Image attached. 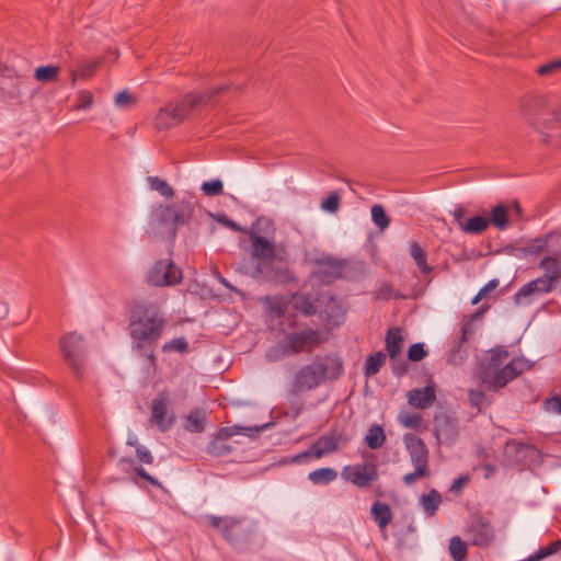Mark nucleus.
<instances>
[{
	"instance_id": "nucleus-1",
	"label": "nucleus",
	"mask_w": 561,
	"mask_h": 561,
	"mask_svg": "<svg viewBox=\"0 0 561 561\" xmlns=\"http://www.w3.org/2000/svg\"><path fill=\"white\" fill-rule=\"evenodd\" d=\"M127 321L131 350L146 358L148 366L156 370V346L168 323L164 312L156 302L133 300L127 305Z\"/></svg>"
},
{
	"instance_id": "nucleus-2",
	"label": "nucleus",
	"mask_w": 561,
	"mask_h": 561,
	"mask_svg": "<svg viewBox=\"0 0 561 561\" xmlns=\"http://www.w3.org/2000/svg\"><path fill=\"white\" fill-rule=\"evenodd\" d=\"M344 371L343 360L337 356H317L313 362L300 367L291 383V392L299 393L316 389L327 381L337 380Z\"/></svg>"
},
{
	"instance_id": "nucleus-3",
	"label": "nucleus",
	"mask_w": 561,
	"mask_h": 561,
	"mask_svg": "<svg viewBox=\"0 0 561 561\" xmlns=\"http://www.w3.org/2000/svg\"><path fill=\"white\" fill-rule=\"evenodd\" d=\"M320 343V331L307 328L299 332L286 333L277 345L270 348L266 356L268 360L276 362L302 352L310 353Z\"/></svg>"
},
{
	"instance_id": "nucleus-4",
	"label": "nucleus",
	"mask_w": 561,
	"mask_h": 561,
	"mask_svg": "<svg viewBox=\"0 0 561 561\" xmlns=\"http://www.w3.org/2000/svg\"><path fill=\"white\" fill-rule=\"evenodd\" d=\"M206 522L234 549L245 547L253 536L251 524L244 517L208 515Z\"/></svg>"
},
{
	"instance_id": "nucleus-5",
	"label": "nucleus",
	"mask_w": 561,
	"mask_h": 561,
	"mask_svg": "<svg viewBox=\"0 0 561 561\" xmlns=\"http://www.w3.org/2000/svg\"><path fill=\"white\" fill-rule=\"evenodd\" d=\"M551 105L549 98L541 93H527L519 100L520 115L531 124L539 133L543 134L542 142L550 144L549 135L545 133L548 126V117Z\"/></svg>"
},
{
	"instance_id": "nucleus-6",
	"label": "nucleus",
	"mask_w": 561,
	"mask_h": 561,
	"mask_svg": "<svg viewBox=\"0 0 561 561\" xmlns=\"http://www.w3.org/2000/svg\"><path fill=\"white\" fill-rule=\"evenodd\" d=\"M262 222L268 227L273 226L271 220L264 218H257L253 224V227L256 229H251L248 232L252 243L251 255L254 259L263 261V263H259L255 266V274L262 276L267 282H272L275 280L276 277L272 271H265V268L268 265H272V263L276 260V251L274 244L270 240L257 233V230H261L260 226Z\"/></svg>"
},
{
	"instance_id": "nucleus-7",
	"label": "nucleus",
	"mask_w": 561,
	"mask_h": 561,
	"mask_svg": "<svg viewBox=\"0 0 561 561\" xmlns=\"http://www.w3.org/2000/svg\"><path fill=\"white\" fill-rule=\"evenodd\" d=\"M194 204L191 201L182 199L170 205H160L152 213L153 221L159 226L169 227L174 238L178 228L188 224L194 215Z\"/></svg>"
},
{
	"instance_id": "nucleus-8",
	"label": "nucleus",
	"mask_w": 561,
	"mask_h": 561,
	"mask_svg": "<svg viewBox=\"0 0 561 561\" xmlns=\"http://www.w3.org/2000/svg\"><path fill=\"white\" fill-rule=\"evenodd\" d=\"M59 350L67 366L78 378H82L85 371L87 346L82 335L76 332L64 334L59 340Z\"/></svg>"
},
{
	"instance_id": "nucleus-9",
	"label": "nucleus",
	"mask_w": 561,
	"mask_h": 561,
	"mask_svg": "<svg viewBox=\"0 0 561 561\" xmlns=\"http://www.w3.org/2000/svg\"><path fill=\"white\" fill-rule=\"evenodd\" d=\"M231 89L230 84H222L202 93H187L178 103H168L171 107L173 119L178 124L187 118L198 106L213 102L218 95Z\"/></svg>"
},
{
	"instance_id": "nucleus-10",
	"label": "nucleus",
	"mask_w": 561,
	"mask_h": 561,
	"mask_svg": "<svg viewBox=\"0 0 561 561\" xmlns=\"http://www.w3.org/2000/svg\"><path fill=\"white\" fill-rule=\"evenodd\" d=\"M557 276H540L523 285L514 295V301L519 306H528L542 294L551 293L556 288Z\"/></svg>"
},
{
	"instance_id": "nucleus-11",
	"label": "nucleus",
	"mask_w": 561,
	"mask_h": 561,
	"mask_svg": "<svg viewBox=\"0 0 561 561\" xmlns=\"http://www.w3.org/2000/svg\"><path fill=\"white\" fill-rule=\"evenodd\" d=\"M467 537L471 546L488 548L495 540V529L486 517L476 514L470 517Z\"/></svg>"
},
{
	"instance_id": "nucleus-12",
	"label": "nucleus",
	"mask_w": 561,
	"mask_h": 561,
	"mask_svg": "<svg viewBox=\"0 0 561 561\" xmlns=\"http://www.w3.org/2000/svg\"><path fill=\"white\" fill-rule=\"evenodd\" d=\"M342 477L354 485L367 489L378 479V468L374 462H363L356 466H346L342 470Z\"/></svg>"
},
{
	"instance_id": "nucleus-13",
	"label": "nucleus",
	"mask_w": 561,
	"mask_h": 561,
	"mask_svg": "<svg viewBox=\"0 0 561 561\" xmlns=\"http://www.w3.org/2000/svg\"><path fill=\"white\" fill-rule=\"evenodd\" d=\"M434 435L438 443L453 444L458 435V419L447 412L436 413L434 416Z\"/></svg>"
},
{
	"instance_id": "nucleus-14",
	"label": "nucleus",
	"mask_w": 561,
	"mask_h": 561,
	"mask_svg": "<svg viewBox=\"0 0 561 561\" xmlns=\"http://www.w3.org/2000/svg\"><path fill=\"white\" fill-rule=\"evenodd\" d=\"M314 265L311 276L323 285H330L342 277L344 264L340 260L331 256L317 259Z\"/></svg>"
},
{
	"instance_id": "nucleus-15",
	"label": "nucleus",
	"mask_w": 561,
	"mask_h": 561,
	"mask_svg": "<svg viewBox=\"0 0 561 561\" xmlns=\"http://www.w3.org/2000/svg\"><path fill=\"white\" fill-rule=\"evenodd\" d=\"M467 209L463 206H457L453 211L454 221L467 234H482L490 227L489 217L476 215L466 218Z\"/></svg>"
},
{
	"instance_id": "nucleus-16",
	"label": "nucleus",
	"mask_w": 561,
	"mask_h": 561,
	"mask_svg": "<svg viewBox=\"0 0 561 561\" xmlns=\"http://www.w3.org/2000/svg\"><path fill=\"white\" fill-rule=\"evenodd\" d=\"M477 379L486 390L496 392L508 383L507 374L504 367L499 370L491 367L488 363L481 362L477 371Z\"/></svg>"
},
{
	"instance_id": "nucleus-17",
	"label": "nucleus",
	"mask_w": 561,
	"mask_h": 561,
	"mask_svg": "<svg viewBox=\"0 0 561 561\" xmlns=\"http://www.w3.org/2000/svg\"><path fill=\"white\" fill-rule=\"evenodd\" d=\"M348 438L342 432L332 431L329 434L321 435L311 446L312 457L319 459L325 454L337 451L340 444L345 446Z\"/></svg>"
},
{
	"instance_id": "nucleus-18",
	"label": "nucleus",
	"mask_w": 561,
	"mask_h": 561,
	"mask_svg": "<svg viewBox=\"0 0 561 561\" xmlns=\"http://www.w3.org/2000/svg\"><path fill=\"white\" fill-rule=\"evenodd\" d=\"M169 400V393L164 390L161 391L158 397L152 400L151 403V420L162 432L168 431L175 421L174 415L167 417Z\"/></svg>"
},
{
	"instance_id": "nucleus-19",
	"label": "nucleus",
	"mask_w": 561,
	"mask_h": 561,
	"mask_svg": "<svg viewBox=\"0 0 561 561\" xmlns=\"http://www.w3.org/2000/svg\"><path fill=\"white\" fill-rule=\"evenodd\" d=\"M403 442L413 466H422L424 468H430L428 448L425 442L421 437L412 433H405L403 435Z\"/></svg>"
},
{
	"instance_id": "nucleus-20",
	"label": "nucleus",
	"mask_w": 561,
	"mask_h": 561,
	"mask_svg": "<svg viewBox=\"0 0 561 561\" xmlns=\"http://www.w3.org/2000/svg\"><path fill=\"white\" fill-rule=\"evenodd\" d=\"M408 403L416 409H427L436 401V392L433 383L423 388H415L408 392Z\"/></svg>"
},
{
	"instance_id": "nucleus-21",
	"label": "nucleus",
	"mask_w": 561,
	"mask_h": 561,
	"mask_svg": "<svg viewBox=\"0 0 561 561\" xmlns=\"http://www.w3.org/2000/svg\"><path fill=\"white\" fill-rule=\"evenodd\" d=\"M537 448L530 444L518 442L514 438L508 439L504 446V456L511 463H523L529 451H536Z\"/></svg>"
},
{
	"instance_id": "nucleus-22",
	"label": "nucleus",
	"mask_w": 561,
	"mask_h": 561,
	"mask_svg": "<svg viewBox=\"0 0 561 561\" xmlns=\"http://www.w3.org/2000/svg\"><path fill=\"white\" fill-rule=\"evenodd\" d=\"M473 334V325L472 322L463 318V322L460 330V337L457 344L453 347L449 362L457 365L461 364L467 356L466 350H462L463 343H466L469 337Z\"/></svg>"
},
{
	"instance_id": "nucleus-23",
	"label": "nucleus",
	"mask_w": 561,
	"mask_h": 561,
	"mask_svg": "<svg viewBox=\"0 0 561 561\" xmlns=\"http://www.w3.org/2000/svg\"><path fill=\"white\" fill-rule=\"evenodd\" d=\"M370 515L380 530H385L393 518V513L389 504L375 501L370 507Z\"/></svg>"
},
{
	"instance_id": "nucleus-24",
	"label": "nucleus",
	"mask_w": 561,
	"mask_h": 561,
	"mask_svg": "<svg viewBox=\"0 0 561 561\" xmlns=\"http://www.w3.org/2000/svg\"><path fill=\"white\" fill-rule=\"evenodd\" d=\"M534 365L533 362L523 356L512 358L504 365V371L507 374L508 382L517 378L524 371L530 370Z\"/></svg>"
},
{
	"instance_id": "nucleus-25",
	"label": "nucleus",
	"mask_w": 561,
	"mask_h": 561,
	"mask_svg": "<svg viewBox=\"0 0 561 561\" xmlns=\"http://www.w3.org/2000/svg\"><path fill=\"white\" fill-rule=\"evenodd\" d=\"M403 336L399 328H391L386 335V350L391 359H394L401 352Z\"/></svg>"
},
{
	"instance_id": "nucleus-26",
	"label": "nucleus",
	"mask_w": 561,
	"mask_h": 561,
	"mask_svg": "<svg viewBox=\"0 0 561 561\" xmlns=\"http://www.w3.org/2000/svg\"><path fill=\"white\" fill-rule=\"evenodd\" d=\"M293 308L305 317H311L317 313V306L311 300L310 295L293 294Z\"/></svg>"
},
{
	"instance_id": "nucleus-27",
	"label": "nucleus",
	"mask_w": 561,
	"mask_h": 561,
	"mask_svg": "<svg viewBox=\"0 0 561 561\" xmlns=\"http://www.w3.org/2000/svg\"><path fill=\"white\" fill-rule=\"evenodd\" d=\"M490 225H493L499 230H504L508 226V208L506 205L500 203L492 207L489 217Z\"/></svg>"
},
{
	"instance_id": "nucleus-28",
	"label": "nucleus",
	"mask_w": 561,
	"mask_h": 561,
	"mask_svg": "<svg viewBox=\"0 0 561 561\" xmlns=\"http://www.w3.org/2000/svg\"><path fill=\"white\" fill-rule=\"evenodd\" d=\"M410 255L423 274H430L433 267L427 263V254L419 242L413 241L410 244Z\"/></svg>"
},
{
	"instance_id": "nucleus-29",
	"label": "nucleus",
	"mask_w": 561,
	"mask_h": 561,
	"mask_svg": "<svg viewBox=\"0 0 561 561\" xmlns=\"http://www.w3.org/2000/svg\"><path fill=\"white\" fill-rule=\"evenodd\" d=\"M60 73V66L47 65L39 66L34 71V78L41 83H50L58 80Z\"/></svg>"
},
{
	"instance_id": "nucleus-30",
	"label": "nucleus",
	"mask_w": 561,
	"mask_h": 561,
	"mask_svg": "<svg viewBox=\"0 0 561 561\" xmlns=\"http://www.w3.org/2000/svg\"><path fill=\"white\" fill-rule=\"evenodd\" d=\"M385 362L386 354L381 351L368 355L364 366L365 377L369 378L377 375L383 366Z\"/></svg>"
},
{
	"instance_id": "nucleus-31",
	"label": "nucleus",
	"mask_w": 561,
	"mask_h": 561,
	"mask_svg": "<svg viewBox=\"0 0 561 561\" xmlns=\"http://www.w3.org/2000/svg\"><path fill=\"white\" fill-rule=\"evenodd\" d=\"M206 415L203 411L195 409L185 417L184 427L192 433H201L205 430Z\"/></svg>"
},
{
	"instance_id": "nucleus-32",
	"label": "nucleus",
	"mask_w": 561,
	"mask_h": 561,
	"mask_svg": "<svg viewBox=\"0 0 561 561\" xmlns=\"http://www.w3.org/2000/svg\"><path fill=\"white\" fill-rule=\"evenodd\" d=\"M164 270L160 279L162 286H172L181 283L182 271L175 266L172 260H164Z\"/></svg>"
},
{
	"instance_id": "nucleus-33",
	"label": "nucleus",
	"mask_w": 561,
	"mask_h": 561,
	"mask_svg": "<svg viewBox=\"0 0 561 561\" xmlns=\"http://www.w3.org/2000/svg\"><path fill=\"white\" fill-rule=\"evenodd\" d=\"M101 59H95L93 61L81 65L77 70H71V84H76L77 78L89 79L93 77L96 69L101 66Z\"/></svg>"
},
{
	"instance_id": "nucleus-34",
	"label": "nucleus",
	"mask_w": 561,
	"mask_h": 561,
	"mask_svg": "<svg viewBox=\"0 0 561 561\" xmlns=\"http://www.w3.org/2000/svg\"><path fill=\"white\" fill-rule=\"evenodd\" d=\"M337 478V472L329 467L319 468L308 474L313 484H329Z\"/></svg>"
},
{
	"instance_id": "nucleus-35",
	"label": "nucleus",
	"mask_w": 561,
	"mask_h": 561,
	"mask_svg": "<svg viewBox=\"0 0 561 561\" xmlns=\"http://www.w3.org/2000/svg\"><path fill=\"white\" fill-rule=\"evenodd\" d=\"M421 503L426 514L428 516H434L439 504L442 503V495L439 492L433 489L428 493L423 494L421 497Z\"/></svg>"
},
{
	"instance_id": "nucleus-36",
	"label": "nucleus",
	"mask_w": 561,
	"mask_h": 561,
	"mask_svg": "<svg viewBox=\"0 0 561 561\" xmlns=\"http://www.w3.org/2000/svg\"><path fill=\"white\" fill-rule=\"evenodd\" d=\"M342 308L336 301V299L333 296H330L328 302L324 306V309L322 310V313H324V320L328 323H332L337 325L339 324V318H342Z\"/></svg>"
},
{
	"instance_id": "nucleus-37",
	"label": "nucleus",
	"mask_w": 561,
	"mask_h": 561,
	"mask_svg": "<svg viewBox=\"0 0 561 561\" xmlns=\"http://www.w3.org/2000/svg\"><path fill=\"white\" fill-rule=\"evenodd\" d=\"M386 442V434L380 425H373L367 435L365 436V443L370 449L380 448Z\"/></svg>"
},
{
	"instance_id": "nucleus-38",
	"label": "nucleus",
	"mask_w": 561,
	"mask_h": 561,
	"mask_svg": "<svg viewBox=\"0 0 561 561\" xmlns=\"http://www.w3.org/2000/svg\"><path fill=\"white\" fill-rule=\"evenodd\" d=\"M175 125H178V123L173 119L171 107L167 104L164 107L160 108L156 115L154 126L157 129L162 130L169 129Z\"/></svg>"
},
{
	"instance_id": "nucleus-39",
	"label": "nucleus",
	"mask_w": 561,
	"mask_h": 561,
	"mask_svg": "<svg viewBox=\"0 0 561 561\" xmlns=\"http://www.w3.org/2000/svg\"><path fill=\"white\" fill-rule=\"evenodd\" d=\"M449 552L454 561H465L468 556V543L455 536L449 541Z\"/></svg>"
},
{
	"instance_id": "nucleus-40",
	"label": "nucleus",
	"mask_w": 561,
	"mask_h": 561,
	"mask_svg": "<svg viewBox=\"0 0 561 561\" xmlns=\"http://www.w3.org/2000/svg\"><path fill=\"white\" fill-rule=\"evenodd\" d=\"M539 267L545 270V274L542 276H557V283L561 279V263L556 256H545L540 263Z\"/></svg>"
},
{
	"instance_id": "nucleus-41",
	"label": "nucleus",
	"mask_w": 561,
	"mask_h": 561,
	"mask_svg": "<svg viewBox=\"0 0 561 561\" xmlns=\"http://www.w3.org/2000/svg\"><path fill=\"white\" fill-rule=\"evenodd\" d=\"M561 549V539L550 542L546 547L539 548L535 553L530 554L525 561H541Z\"/></svg>"
},
{
	"instance_id": "nucleus-42",
	"label": "nucleus",
	"mask_w": 561,
	"mask_h": 561,
	"mask_svg": "<svg viewBox=\"0 0 561 561\" xmlns=\"http://www.w3.org/2000/svg\"><path fill=\"white\" fill-rule=\"evenodd\" d=\"M371 219L380 231L387 229L390 225V218L387 215L383 206L376 204L371 207Z\"/></svg>"
},
{
	"instance_id": "nucleus-43",
	"label": "nucleus",
	"mask_w": 561,
	"mask_h": 561,
	"mask_svg": "<svg viewBox=\"0 0 561 561\" xmlns=\"http://www.w3.org/2000/svg\"><path fill=\"white\" fill-rule=\"evenodd\" d=\"M149 186L152 191H157L163 197H172L174 195L173 188L168 184L167 181L159 176H148L147 179Z\"/></svg>"
},
{
	"instance_id": "nucleus-44",
	"label": "nucleus",
	"mask_w": 561,
	"mask_h": 561,
	"mask_svg": "<svg viewBox=\"0 0 561 561\" xmlns=\"http://www.w3.org/2000/svg\"><path fill=\"white\" fill-rule=\"evenodd\" d=\"M232 451V447L224 440L211 439L207 445V453L214 457H224Z\"/></svg>"
},
{
	"instance_id": "nucleus-45",
	"label": "nucleus",
	"mask_w": 561,
	"mask_h": 561,
	"mask_svg": "<svg viewBox=\"0 0 561 561\" xmlns=\"http://www.w3.org/2000/svg\"><path fill=\"white\" fill-rule=\"evenodd\" d=\"M468 400L470 405L477 409L479 413L482 412L484 404H491V401L488 400L485 393L480 389H470L468 391Z\"/></svg>"
},
{
	"instance_id": "nucleus-46",
	"label": "nucleus",
	"mask_w": 561,
	"mask_h": 561,
	"mask_svg": "<svg viewBox=\"0 0 561 561\" xmlns=\"http://www.w3.org/2000/svg\"><path fill=\"white\" fill-rule=\"evenodd\" d=\"M162 352H179V353H187L188 352V343L185 337L180 336L175 337L167 343H164L161 347Z\"/></svg>"
},
{
	"instance_id": "nucleus-47",
	"label": "nucleus",
	"mask_w": 561,
	"mask_h": 561,
	"mask_svg": "<svg viewBox=\"0 0 561 561\" xmlns=\"http://www.w3.org/2000/svg\"><path fill=\"white\" fill-rule=\"evenodd\" d=\"M270 423L263 424L261 426H241V425H231L229 430L231 432V436L234 435H245L249 437L255 436L257 433L267 428Z\"/></svg>"
},
{
	"instance_id": "nucleus-48",
	"label": "nucleus",
	"mask_w": 561,
	"mask_h": 561,
	"mask_svg": "<svg viewBox=\"0 0 561 561\" xmlns=\"http://www.w3.org/2000/svg\"><path fill=\"white\" fill-rule=\"evenodd\" d=\"M164 260H159L154 263V265L151 267V270L148 273V283L153 286H162V283L160 282L161 276L164 272Z\"/></svg>"
},
{
	"instance_id": "nucleus-49",
	"label": "nucleus",
	"mask_w": 561,
	"mask_h": 561,
	"mask_svg": "<svg viewBox=\"0 0 561 561\" xmlns=\"http://www.w3.org/2000/svg\"><path fill=\"white\" fill-rule=\"evenodd\" d=\"M201 188L206 196H217L224 192V184L221 180L215 179L213 181L204 182Z\"/></svg>"
},
{
	"instance_id": "nucleus-50",
	"label": "nucleus",
	"mask_w": 561,
	"mask_h": 561,
	"mask_svg": "<svg viewBox=\"0 0 561 561\" xmlns=\"http://www.w3.org/2000/svg\"><path fill=\"white\" fill-rule=\"evenodd\" d=\"M414 468L415 470L413 472L403 476V482L407 485L413 484L419 478H428L431 476L430 468H424L422 466H414Z\"/></svg>"
},
{
	"instance_id": "nucleus-51",
	"label": "nucleus",
	"mask_w": 561,
	"mask_h": 561,
	"mask_svg": "<svg viewBox=\"0 0 561 561\" xmlns=\"http://www.w3.org/2000/svg\"><path fill=\"white\" fill-rule=\"evenodd\" d=\"M427 356V350L423 343H414L408 350V359L411 362H420Z\"/></svg>"
},
{
	"instance_id": "nucleus-52",
	"label": "nucleus",
	"mask_w": 561,
	"mask_h": 561,
	"mask_svg": "<svg viewBox=\"0 0 561 561\" xmlns=\"http://www.w3.org/2000/svg\"><path fill=\"white\" fill-rule=\"evenodd\" d=\"M547 239H548V236L534 239L531 241V243L525 248V251L530 255L539 254V253L546 251L547 247H548Z\"/></svg>"
},
{
	"instance_id": "nucleus-53",
	"label": "nucleus",
	"mask_w": 561,
	"mask_h": 561,
	"mask_svg": "<svg viewBox=\"0 0 561 561\" xmlns=\"http://www.w3.org/2000/svg\"><path fill=\"white\" fill-rule=\"evenodd\" d=\"M400 422L407 428H417L423 422V416L420 413H410L401 415Z\"/></svg>"
},
{
	"instance_id": "nucleus-54",
	"label": "nucleus",
	"mask_w": 561,
	"mask_h": 561,
	"mask_svg": "<svg viewBox=\"0 0 561 561\" xmlns=\"http://www.w3.org/2000/svg\"><path fill=\"white\" fill-rule=\"evenodd\" d=\"M216 220L224 225L225 227L231 229L232 231H236V232H241V233H248L249 230L244 227H241L238 222L233 221L232 219H230L226 214H219L216 216Z\"/></svg>"
},
{
	"instance_id": "nucleus-55",
	"label": "nucleus",
	"mask_w": 561,
	"mask_h": 561,
	"mask_svg": "<svg viewBox=\"0 0 561 561\" xmlns=\"http://www.w3.org/2000/svg\"><path fill=\"white\" fill-rule=\"evenodd\" d=\"M127 473L136 474L137 477H139L140 479L145 480L146 482L153 486L160 485L159 481L154 477L150 476L141 466H135L128 469Z\"/></svg>"
},
{
	"instance_id": "nucleus-56",
	"label": "nucleus",
	"mask_w": 561,
	"mask_h": 561,
	"mask_svg": "<svg viewBox=\"0 0 561 561\" xmlns=\"http://www.w3.org/2000/svg\"><path fill=\"white\" fill-rule=\"evenodd\" d=\"M559 70H561V59H556L553 61L538 66L536 73L538 76L545 77Z\"/></svg>"
},
{
	"instance_id": "nucleus-57",
	"label": "nucleus",
	"mask_w": 561,
	"mask_h": 561,
	"mask_svg": "<svg viewBox=\"0 0 561 561\" xmlns=\"http://www.w3.org/2000/svg\"><path fill=\"white\" fill-rule=\"evenodd\" d=\"M340 206V196L337 193H331L323 202L321 203V207L323 210L328 213H335Z\"/></svg>"
},
{
	"instance_id": "nucleus-58",
	"label": "nucleus",
	"mask_w": 561,
	"mask_h": 561,
	"mask_svg": "<svg viewBox=\"0 0 561 561\" xmlns=\"http://www.w3.org/2000/svg\"><path fill=\"white\" fill-rule=\"evenodd\" d=\"M93 104V95L88 90H81L78 92L77 110H88Z\"/></svg>"
},
{
	"instance_id": "nucleus-59",
	"label": "nucleus",
	"mask_w": 561,
	"mask_h": 561,
	"mask_svg": "<svg viewBox=\"0 0 561 561\" xmlns=\"http://www.w3.org/2000/svg\"><path fill=\"white\" fill-rule=\"evenodd\" d=\"M115 104L119 107H130L136 104V99L127 90H124L115 96Z\"/></svg>"
},
{
	"instance_id": "nucleus-60",
	"label": "nucleus",
	"mask_w": 561,
	"mask_h": 561,
	"mask_svg": "<svg viewBox=\"0 0 561 561\" xmlns=\"http://www.w3.org/2000/svg\"><path fill=\"white\" fill-rule=\"evenodd\" d=\"M499 286V280L496 278L491 279L483 286L478 294L473 297L471 304L477 305L485 295H488L491 290L495 289Z\"/></svg>"
},
{
	"instance_id": "nucleus-61",
	"label": "nucleus",
	"mask_w": 561,
	"mask_h": 561,
	"mask_svg": "<svg viewBox=\"0 0 561 561\" xmlns=\"http://www.w3.org/2000/svg\"><path fill=\"white\" fill-rule=\"evenodd\" d=\"M548 118L549 127H547L546 130L561 128V107L559 110H554L551 107Z\"/></svg>"
},
{
	"instance_id": "nucleus-62",
	"label": "nucleus",
	"mask_w": 561,
	"mask_h": 561,
	"mask_svg": "<svg viewBox=\"0 0 561 561\" xmlns=\"http://www.w3.org/2000/svg\"><path fill=\"white\" fill-rule=\"evenodd\" d=\"M378 295L386 300H389L392 298H403V296L399 295V293H397L389 283H383L380 286V288L378 290Z\"/></svg>"
},
{
	"instance_id": "nucleus-63",
	"label": "nucleus",
	"mask_w": 561,
	"mask_h": 561,
	"mask_svg": "<svg viewBox=\"0 0 561 561\" xmlns=\"http://www.w3.org/2000/svg\"><path fill=\"white\" fill-rule=\"evenodd\" d=\"M27 88V83L23 80H21V77L19 80L14 83L13 89L8 93V96L10 99H20L24 95Z\"/></svg>"
},
{
	"instance_id": "nucleus-64",
	"label": "nucleus",
	"mask_w": 561,
	"mask_h": 561,
	"mask_svg": "<svg viewBox=\"0 0 561 561\" xmlns=\"http://www.w3.org/2000/svg\"><path fill=\"white\" fill-rule=\"evenodd\" d=\"M136 456L139 459V461H141V462H144L146 465H152L153 463V456L144 446H137L136 447Z\"/></svg>"
}]
</instances>
